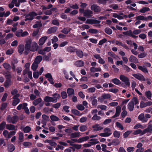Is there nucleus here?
<instances>
[{
	"instance_id": "28",
	"label": "nucleus",
	"mask_w": 152,
	"mask_h": 152,
	"mask_svg": "<svg viewBox=\"0 0 152 152\" xmlns=\"http://www.w3.org/2000/svg\"><path fill=\"white\" fill-rule=\"evenodd\" d=\"M134 105L132 102H129L127 105V107L129 110L130 111H132L134 108Z\"/></svg>"
},
{
	"instance_id": "39",
	"label": "nucleus",
	"mask_w": 152,
	"mask_h": 152,
	"mask_svg": "<svg viewBox=\"0 0 152 152\" xmlns=\"http://www.w3.org/2000/svg\"><path fill=\"white\" fill-rule=\"evenodd\" d=\"M18 48L19 53L20 54L22 53L24 50V45H19Z\"/></svg>"
},
{
	"instance_id": "2",
	"label": "nucleus",
	"mask_w": 152,
	"mask_h": 152,
	"mask_svg": "<svg viewBox=\"0 0 152 152\" xmlns=\"http://www.w3.org/2000/svg\"><path fill=\"white\" fill-rule=\"evenodd\" d=\"M79 11L81 14H83L84 16L88 18L91 17L93 15V12L89 10H85L84 9H80Z\"/></svg>"
},
{
	"instance_id": "1",
	"label": "nucleus",
	"mask_w": 152,
	"mask_h": 152,
	"mask_svg": "<svg viewBox=\"0 0 152 152\" xmlns=\"http://www.w3.org/2000/svg\"><path fill=\"white\" fill-rule=\"evenodd\" d=\"M38 46L35 42H32L31 39H27L26 41L25 48V50L34 52L37 50Z\"/></svg>"
},
{
	"instance_id": "13",
	"label": "nucleus",
	"mask_w": 152,
	"mask_h": 152,
	"mask_svg": "<svg viewBox=\"0 0 152 152\" xmlns=\"http://www.w3.org/2000/svg\"><path fill=\"white\" fill-rule=\"evenodd\" d=\"M92 128L94 129V130L96 131L101 130L103 129L102 126H100L98 124H95L93 125Z\"/></svg>"
},
{
	"instance_id": "47",
	"label": "nucleus",
	"mask_w": 152,
	"mask_h": 152,
	"mask_svg": "<svg viewBox=\"0 0 152 152\" xmlns=\"http://www.w3.org/2000/svg\"><path fill=\"white\" fill-rule=\"evenodd\" d=\"M130 102H132L133 104L134 105L138 104L139 103V101L137 98L134 97Z\"/></svg>"
},
{
	"instance_id": "41",
	"label": "nucleus",
	"mask_w": 152,
	"mask_h": 152,
	"mask_svg": "<svg viewBox=\"0 0 152 152\" xmlns=\"http://www.w3.org/2000/svg\"><path fill=\"white\" fill-rule=\"evenodd\" d=\"M129 59V61L131 62H135L137 61V58L133 55L131 56Z\"/></svg>"
},
{
	"instance_id": "32",
	"label": "nucleus",
	"mask_w": 152,
	"mask_h": 152,
	"mask_svg": "<svg viewBox=\"0 0 152 152\" xmlns=\"http://www.w3.org/2000/svg\"><path fill=\"white\" fill-rule=\"evenodd\" d=\"M150 9L149 8L147 7H144L140 10V12L144 13L150 11Z\"/></svg>"
},
{
	"instance_id": "55",
	"label": "nucleus",
	"mask_w": 152,
	"mask_h": 152,
	"mask_svg": "<svg viewBox=\"0 0 152 152\" xmlns=\"http://www.w3.org/2000/svg\"><path fill=\"white\" fill-rule=\"evenodd\" d=\"M31 128L29 126H26L23 129V131L25 133H28L30 131Z\"/></svg>"
},
{
	"instance_id": "60",
	"label": "nucleus",
	"mask_w": 152,
	"mask_h": 152,
	"mask_svg": "<svg viewBox=\"0 0 152 152\" xmlns=\"http://www.w3.org/2000/svg\"><path fill=\"white\" fill-rule=\"evenodd\" d=\"M68 5L70 6V7L72 8L73 9H79L78 6L77 4H75L72 6L70 4H68Z\"/></svg>"
},
{
	"instance_id": "45",
	"label": "nucleus",
	"mask_w": 152,
	"mask_h": 152,
	"mask_svg": "<svg viewBox=\"0 0 152 152\" xmlns=\"http://www.w3.org/2000/svg\"><path fill=\"white\" fill-rule=\"evenodd\" d=\"M6 122L3 121L0 124V130H2L5 129L6 126Z\"/></svg>"
},
{
	"instance_id": "3",
	"label": "nucleus",
	"mask_w": 152,
	"mask_h": 152,
	"mask_svg": "<svg viewBox=\"0 0 152 152\" xmlns=\"http://www.w3.org/2000/svg\"><path fill=\"white\" fill-rule=\"evenodd\" d=\"M37 15V14L35 12L33 11L29 12L26 15L25 21H26L28 20H33L34 17Z\"/></svg>"
},
{
	"instance_id": "7",
	"label": "nucleus",
	"mask_w": 152,
	"mask_h": 152,
	"mask_svg": "<svg viewBox=\"0 0 152 152\" xmlns=\"http://www.w3.org/2000/svg\"><path fill=\"white\" fill-rule=\"evenodd\" d=\"M19 94H17L13 97V100L12 103V104L13 106L16 105L20 102V99L18 98L19 96Z\"/></svg>"
},
{
	"instance_id": "43",
	"label": "nucleus",
	"mask_w": 152,
	"mask_h": 152,
	"mask_svg": "<svg viewBox=\"0 0 152 152\" xmlns=\"http://www.w3.org/2000/svg\"><path fill=\"white\" fill-rule=\"evenodd\" d=\"M76 53L77 56L80 58H82L83 57V53L82 51L77 50L76 51Z\"/></svg>"
},
{
	"instance_id": "59",
	"label": "nucleus",
	"mask_w": 152,
	"mask_h": 152,
	"mask_svg": "<svg viewBox=\"0 0 152 152\" xmlns=\"http://www.w3.org/2000/svg\"><path fill=\"white\" fill-rule=\"evenodd\" d=\"M118 105V102H113L110 103L108 105L111 107H115L117 106Z\"/></svg>"
},
{
	"instance_id": "14",
	"label": "nucleus",
	"mask_w": 152,
	"mask_h": 152,
	"mask_svg": "<svg viewBox=\"0 0 152 152\" xmlns=\"http://www.w3.org/2000/svg\"><path fill=\"white\" fill-rule=\"evenodd\" d=\"M81 133L77 132L72 133L70 135V137L71 138H74L76 137H79L80 136Z\"/></svg>"
},
{
	"instance_id": "4",
	"label": "nucleus",
	"mask_w": 152,
	"mask_h": 152,
	"mask_svg": "<svg viewBox=\"0 0 152 152\" xmlns=\"http://www.w3.org/2000/svg\"><path fill=\"white\" fill-rule=\"evenodd\" d=\"M119 79L126 86H129L130 85L129 80L127 77L123 75H120Z\"/></svg>"
},
{
	"instance_id": "8",
	"label": "nucleus",
	"mask_w": 152,
	"mask_h": 152,
	"mask_svg": "<svg viewBox=\"0 0 152 152\" xmlns=\"http://www.w3.org/2000/svg\"><path fill=\"white\" fill-rule=\"evenodd\" d=\"M100 21L92 19H88L86 21L85 23L92 24H99L100 23Z\"/></svg>"
},
{
	"instance_id": "62",
	"label": "nucleus",
	"mask_w": 152,
	"mask_h": 152,
	"mask_svg": "<svg viewBox=\"0 0 152 152\" xmlns=\"http://www.w3.org/2000/svg\"><path fill=\"white\" fill-rule=\"evenodd\" d=\"M116 126L119 129L121 130L124 129V127L120 123L117 122L116 123Z\"/></svg>"
},
{
	"instance_id": "17",
	"label": "nucleus",
	"mask_w": 152,
	"mask_h": 152,
	"mask_svg": "<svg viewBox=\"0 0 152 152\" xmlns=\"http://www.w3.org/2000/svg\"><path fill=\"white\" fill-rule=\"evenodd\" d=\"M52 98L53 99V102H56L57 101V99L60 98V95L59 94H57V93H55L53 95Z\"/></svg>"
},
{
	"instance_id": "12",
	"label": "nucleus",
	"mask_w": 152,
	"mask_h": 152,
	"mask_svg": "<svg viewBox=\"0 0 152 152\" xmlns=\"http://www.w3.org/2000/svg\"><path fill=\"white\" fill-rule=\"evenodd\" d=\"M91 9L95 12H98L100 11V7L96 4L92 5L91 7Z\"/></svg>"
},
{
	"instance_id": "29",
	"label": "nucleus",
	"mask_w": 152,
	"mask_h": 152,
	"mask_svg": "<svg viewBox=\"0 0 152 152\" xmlns=\"http://www.w3.org/2000/svg\"><path fill=\"white\" fill-rule=\"evenodd\" d=\"M145 95L148 99H150L152 96V93L150 91H146L145 92Z\"/></svg>"
},
{
	"instance_id": "22",
	"label": "nucleus",
	"mask_w": 152,
	"mask_h": 152,
	"mask_svg": "<svg viewBox=\"0 0 152 152\" xmlns=\"http://www.w3.org/2000/svg\"><path fill=\"white\" fill-rule=\"evenodd\" d=\"M89 138V137L88 136L81 137L78 139V143H81L87 140Z\"/></svg>"
},
{
	"instance_id": "10",
	"label": "nucleus",
	"mask_w": 152,
	"mask_h": 152,
	"mask_svg": "<svg viewBox=\"0 0 152 152\" xmlns=\"http://www.w3.org/2000/svg\"><path fill=\"white\" fill-rule=\"evenodd\" d=\"M138 119L143 123H146L147 122L148 119L145 117L144 114L142 113L138 116Z\"/></svg>"
},
{
	"instance_id": "38",
	"label": "nucleus",
	"mask_w": 152,
	"mask_h": 152,
	"mask_svg": "<svg viewBox=\"0 0 152 152\" xmlns=\"http://www.w3.org/2000/svg\"><path fill=\"white\" fill-rule=\"evenodd\" d=\"M98 99V101L102 103L103 102H104V103L105 104L107 103V101H104L105 99L104 98L102 94L101 96L99 97Z\"/></svg>"
},
{
	"instance_id": "56",
	"label": "nucleus",
	"mask_w": 152,
	"mask_h": 152,
	"mask_svg": "<svg viewBox=\"0 0 152 152\" xmlns=\"http://www.w3.org/2000/svg\"><path fill=\"white\" fill-rule=\"evenodd\" d=\"M120 143V141L118 140H114L112 142V144L114 145H117Z\"/></svg>"
},
{
	"instance_id": "11",
	"label": "nucleus",
	"mask_w": 152,
	"mask_h": 152,
	"mask_svg": "<svg viewBox=\"0 0 152 152\" xmlns=\"http://www.w3.org/2000/svg\"><path fill=\"white\" fill-rule=\"evenodd\" d=\"M115 114L112 117V118H115L118 116L121 110V108L119 106H117L115 108Z\"/></svg>"
},
{
	"instance_id": "51",
	"label": "nucleus",
	"mask_w": 152,
	"mask_h": 152,
	"mask_svg": "<svg viewBox=\"0 0 152 152\" xmlns=\"http://www.w3.org/2000/svg\"><path fill=\"white\" fill-rule=\"evenodd\" d=\"M101 117L97 114H94L92 118V120L93 121H98L101 119Z\"/></svg>"
},
{
	"instance_id": "50",
	"label": "nucleus",
	"mask_w": 152,
	"mask_h": 152,
	"mask_svg": "<svg viewBox=\"0 0 152 152\" xmlns=\"http://www.w3.org/2000/svg\"><path fill=\"white\" fill-rule=\"evenodd\" d=\"M51 120L53 121H56L59 120V118L54 115H52L50 116Z\"/></svg>"
},
{
	"instance_id": "61",
	"label": "nucleus",
	"mask_w": 152,
	"mask_h": 152,
	"mask_svg": "<svg viewBox=\"0 0 152 152\" xmlns=\"http://www.w3.org/2000/svg\"><path fill=\"white\" fill-rule=\"evenodd\" d=\"M3 66L5 69H10L11 68V66L10 64L7 63H4Z\"/></svg>"
},
{
	"instance_id": "16",
	"label": "nucleus",
	"mask_w": 152,
	"mask_h": 152,
	"mask_svg": "<svg viewBox=\"0 0 152 152\" xmlns=\"http://www.w3.org/2000/svg\"><path fill=\"white\" fill-rule=\"evenodd\" d=\"M133 134L134 135L140 134V135L141 136L145 134V133L144 132V130L142 131L141 129H138L134 131L133 132Z\"/></svg>"
},
{
	"instance_id": "54",
	"label": "nucleus",
	"mask_w": 152,
	"mask_h": 152,
	"mask_svg": "<svg viewBox=\"0 0 152 152\" xmlns=\"http://www.w3.org/2000/svg\"><path fill=\"white\" fill-rule=\"evenodd\" d=\"M19 140L23 141V139L24 136L23 133L21 132H20L19 133Z\"/></svg>"
},
{
	"instance_id": "24",
	"label": "nucleus",
	"mask_w": 152,
	"mask_h": 152,
	"mask_svg": "<svg viewBox=\"0 0 152 152\" xmlns=\"http://www.w3.org/2000/svg\"><path fill=\"white\" fill-rule=\"evenodd\" d=\"M52 97H50L49 96H46L45 97L44 100L45 102H53V101Z\"/></svg>"
},
{
	"instance_id": "33",
	"label": "nucleus",
	"mask_w": 152,
	"mask_h": 152,
	"mask_svg": "<svg viewBox=\"0 0 152 152\" xmlns=\"http://www.w3.org/2000/svg\"><path fill=\"white\" fill-rule=\"evenodd\" d=\"M121 132L117 131H115L113 133V135L115 137L119 138L120 136Z\"/></svg>"
},
{
	"instance_id": "37",
	"label": "nucleus",
	"mask_w": 152,
	"mask_h": 152,
	"mask_svg": "<svg viewBox=\"0 0 152 152\" xmlns=\"http://www.w3.org/2000/svg\"><path fill=\"white\" fill-rule=\"evenodd\" d=\"M38 66V64L34 62L32 64L31 69L35 71L37 68Z\"/></svg>"
},
{
	"instance_id": "19",
	"label": "nucleus",
	"mask_w": 152,
	"mask_h": 152,
	"mask_svg": "<svg viewBox=\"0 0 152 152\" xmlns=\"http://www.w3.org/2000/svg\"><path fill=\"white\" fill-rule=\"evenodd\" d=\"M144 132L145 134L147 133H152V125H149L148 126L147 128L144 130Z\"/></svg>"
},
{
	"instance_id": "25",
	"label": "nucleus",
	"mask_w": 152,
	"mask_h": 152,
	"mask_svg": "<svg viewBox=\"0 0 152 152\" xmlns=\"http://www.w3.org/2000/svg\"><path fill=\"white\" fill-rule=\"evenodd\" d=\"M90 70L91 72H100L101 70V69L100 67L95 68L93 67H91Z\"/></svg>"
},
{
	"instance_id": "5",
	"label": "nucleus",
	"mask_w": 152,
	"mask_h": 152,
	"mask_svg": "<svg viewBox=\"0 0 152 152\" xmlns=\"http://www.w3.org/2000/svg\"><path fill=\"white\" fill-rule=\"evenodd\" d=\"M18 119V117L16 116L11 117L9 115L7 118V120L8 123L15 124L17 121Z\"/></svg>"
},
{
	"instance_id": "30",
	"label": "nucleus",
	"mask_w": 152,
	"mask_h": 152,
	"mask_svg": "<svg viewBox=\"0 0 152 152\" xmlns=\"http://www.w3.org/2000/svg\"><path fill=\"white\" fill-rule=\"evenodd\" d=\"M71 112L72 114L75 115L81 116L82 115V114H80V112L78 110L76 109H72L71 111Z\"/></svg>"
},
{
	"instance_id": "40",
	"label": "nucleus",
	"mask_w": 152,
	"mask_h": 152,
	"mask_svg": "<svg viewBox=\"0 0 152 152\" xmlns=\"http://www.w3.org/2000/svg\"><path fill=\"white\" fill-rule=\"evenodd\" d=\"M22 32H23L22 29L19 30L16 32L15 35L18 37H22Z\"/></svg>"
},
{
	"instance_id": "36",
	"label": "nucleus",
	"mask_w": 152,
	"mask_h": 152,
	"mask_svg": "<svg viewBox=\"0 0 152 152\" xmlns=\"http://www.w3.org/2000/svg\"><path fill=\"white\" fill-rule=\"evenodd\" d=\"M90 142L92 145H94L99 143V142L97 139H92L90 140Z\"/></svg>"
},
{
	"instance_id": "58",
	"label": "nucleus",
	"mask_w": 152,
	"mask_h": 152,
	"mask_svg": "<svg viewBox=\"0 0 152 152\" xmlns=\"http://www.w3.org/2000/svg\"><path fill=\"white\" fill-rule=\"evenodd\" d=\"M104 30L105 33L108 34H111L112 33V31L110 28H106Z\"/></svg>"
},
{
	"instance_id": "49",
	"label": "nucleus",
	"mask_w": 152,
	"mask_h": 152,
	"mask_svg": "<svg viewBox=\"0 0 152 152\" xmlns=\"http://www.w3.org/2000/svg\"><path fill=\"white\" fill-rule=\"evenodd\" d=\"M138 68L140 70L144 73H147L148 72L147 69L145 66H139Z\"/></svg>"
},
{
	"instance_id": "42",
	"label": "nucleus",
	"mask_w": 152,
	"mask_h": 152,
	"mask_svg": "<svg viewBox=\"0 0 152 152\" xmlns=\"http://www.w3.org/2000/svg\"><path fill=\"white\" fill-rule=\"evenodd\" d=\"M87 129V127L86 125H81L79 128V129L80 132H83L86 131Z\"/></svg>"
},
{
	"instance_id": "15",
	"label": "nucleus",
	"mask_w": 152,
	"mask_h": 152,
	"mask_svg": "<svg viewBox=\"0 0 152 152\" xmlns=\"http://www.w3.org/2000/svg\"><path fill=\"white\" fill-rule=\"evenodd\" d=\"M48 37L46 36H44L41 38L39 41V44L40 45H43L47 39Z\"/></svg>"
},
{
	"instance_id": "63",
	"label": "nucleus",
	"mask_w": 152,
	"mask_h": 152,
	"mask_svg": "<svg viewBox=\"0 0 152 152\" xmlns=\"http://www.w3.org/2000/svg\"><path fill=\"white\" fill-rule=\"evenodd\" d=\"M96 88L94 87H91L87 89V92L88 93H93L95 92Z\"/></svg>"
},
{
	"instance_id": "35",
	"label": "nucleus",
	"mask_w": 152,
	"mask_h": 152,
	"mask_svg": "<svg viewBox=\"0 0 152 152\" xmlns=\"http://www.w3.org/2000/svg\"><path fill=\"white\" fill-rule=\"evenodd\" d=\"M112 81L114 84L118 85L121 83L120 81L117 78H115L112 80Z\"/></svg>"
},
{
	"instance_id": "46",
	"label": "nucleus",
	"mask_w": 152,
	"mask_h": 152,
	"mask_svg": "<svg viewBox=\"0 0 152 152\" xmlns=\"http://www.w3.org/2000/svg\"><path fill=\"white\" fill-rule=\"evenodd\" d=\"M11 85V81L10 80H7L4 83V86L6 88H8Z\"/></svg>"
},
{
	"instance_id": "9",
	"label": "nucleus",
	"mask_w": 152,
	"mask_h": 152,
	"mask_svg": "<svg viewBox=\"0 0 152 152\" xmlns=\"http://www.w3.org/2000/svg\"><path fill=\"white\" fill-rule=\"evenodd\" d=\"M112 44L115 43L116 45L119 46H122L125 48H127V46L124 43H123L122 42L119 41L117 40H114L112 41Z\"/></svg>"
},
{
	"instance_id": "26",
	"label": "nucleus",
	"mask_w": 152,
	"mask_h": 152,
	"mask_svg": "<svg viewBox=\"0 0 152 152\" xmlns=\"http://www.w3.org/2000/svg\"><path fill=\"white\" fill-rule=\"evenodd\" d=\"M146 126H145V127H144L142 124L140 123H138L135 125L133 129H137L139 128L143 129Z\"/></svg>"
},
{
	"instance_id": "6",
	"label": "nucleus",
	"mask_w": 152,
	"mask_h": 152,
	"mask_svg": "<svg viewBox=\"0 0 152 152\" xmlns=\"http://www.w3.org/2000/svg\"><path fill=\"white\" fill-rule=\"evenodd\" d=\"M132 75L136 79L139 80L140 81H145L146 80L145 77L142 75L140 74H132Z\"/></svg>"
},
{
	"instance_id": "52",
	"label": "nucleus",
	"mask_w": 152,
	"mask_h": 152,
	"mask_svg": "<svg viewBox=\"0 0 152 152\" xmlns=\"http://www.w3.org/2000/svg\"><path fill=\"white\" fill-rule=\"evenodd\" d=\"M90 26L87 25L83 24L80 27L81 30L84 31L86 29H88L90 28Z\"/></svg>"
},
{
	"instance_id": "34",
	"label": "nucleus",
	"mask_w": 152,
	"mask_h": 152,
	"mask_svg": "<svg viewBox=\"0 0 152 152\" xmlns=\"http://www.w3.org/2000/svg\"><path fill=\"white\" fill-rule=\"evenodd\" d=\"M7 129L10 130H12L15 129V126L12 124H7L6 125Z\"/></svg>"
},
{
	"instance_id": "53",
	"label": "nucleus",
	"mask_w": 152,
	"mask_h": 152,
	"mask_svg": "<svg viewBox=\"0 0 152 152\" xmlns=\"http://www.w3.org/2000/svg\"><path fill=\"white\" fill-rule=\"evenodd\" d=\"M132 132V130H129L125 132L123 134L124 137V138H127Z\"/></svg>"
},
{
	"instance_id": "31",
	"label": "nucleus",
	"mask_w": 152,
	"mask_h": 152,
	"mask_svg": "<svg viewBox=\"0 0 152 152\" xmlns=\"http://www.w3.org/2000/svg\"><path fill=\"white\" fill-rule=\"evenodd\" d=\"M42 60V57L41 56H39L36 58L34 62L39 64Z\"/></svg>"
},
{
	"instance_id": "23",
	"label": "nucleus",
	"mask_w": 152,
	"mask_h": 152,
	"mask_svg": "<svg viewBox=\"0 0 152 152\" xmlns=\"http://www.w3.org/2000/svg\"><path fill=\"white\" fill-rule=\"evenodd\" d=\"M84 63L82 61L80 60L76 61L75 63V64L76 66L79 67H81L84 65Z\"/></svg>"
},
{
	"instance_id": "57",
	"label": "nucleus",
	"mask_w": 152,
	"mask_h": 152,
	"mask_svg": "<svg viewBox=\"0 0 152 152\" xmlns=\"http://www.w3.org/2000/svg\"><path fill=\"white\" fill-rule=\"evenodd\" d=\"M136 20H145V17L142 15H139L136 17Z\"/></svg>"
},
{
	"instance_id": "20",
	"label": "nucleus",
	"mask_w": 152,
	"mask_h": 152,
	"mask_svg": "<svg viewBox=\"0 0 152 152\" xmlns=\"http://www.w3.org/2000/svg\"><path fill=\"white\" fill-rule=\"evenodd\" d=\"M45 77L48 79L50 83L52 84H54L52 77L50 74L48 73L46 74L45 75Z\"/></svg>"
},
{
	"instance_id": "27",
	"label": "nucleus",
	"mask_w": 152,
	"mask_h": 152,
	"mask_svg": "<svg viewBox=\"0 0 152 152\" xmlns=\"http://www.w3.org/2000/svg\"><path fill=\"white\" fill-rule=\"evenodd\" d=\"M67 92L69 96L74 94V90L72 88H68L67 90Z\"/></svg>"
},
{
	"instance_id": "18",
	"label": "nucleus",
	"mask_w": 152,
	"mask_h": 152,
	"mask_svg": "<svg viewBox=\"0 0 152 152\" xmlns=\"http://www.w3.org/2000/svg\"><path fill=\"white\" fill-rule=\"evenodd\" d=\"M58 29L57 27L54 26L50 28L48 31L47 33L50 34L55 32Z\"/></svg>"
},
{
	"instance_id": "44",
	"label": "nucleus",
	"mask_w": 152,
	"mask_h": 152,
	"mask_svg": "<svg viewBox=\"0 0 152 152\" xmlns=\"http://www.w3.org/2000/svg\"><path fill=\"white\" fill-rule=\"evenodd\" d=\"M42 101V100L41 98H39L34 100L33 103L34 105H37L39 103H40Z\"/></svg>"
},
{
	"instance_id": "21",
	"label": "nucleus",
	"mask_w": 152,
	"mask_h": 152,
	"mask_svg": "<svg viewBox=\"0 0 152 152\" xmlns=\"http://www.w3.org/2000/svg\"><path fill=\"white\" fill-rule=\"evenodd\" d=\"M104 132L108 137L110 136L112 134V132L110 129L108 128H104Z\"/></svg>"
},
{
	"instance_id": "64",
	"label": "nucleus",
	"mask_w": 152,
	"mask_h": 152,
	"mask_svg": "<svg viewBox=\"0 0 152 152\" xmlns=\"http://www.w3.org/2000/svg\"><path fill=\"white\" fill-rule=\"evenodd\" d=\"M76 107L80 110H83L85 109L84 107L81 104L77 105L76 106Z\"/></svg>"
},
{
	"instance_id": "48",
	"label": "nucleus",
	"mask_w": 152,
	"mask_h": 152,
	"mask_svg": "<svg viewBox=\"0 0 152 152\" xmlns=\"http://www.w3.org/2000/svg\"><path fill=\"white\" fill-rule=\"evenodd\" d=\"M15 148L13 145H8V149L9 151L12 152L15 150Z\"/></svg>"
}]
</instances>
